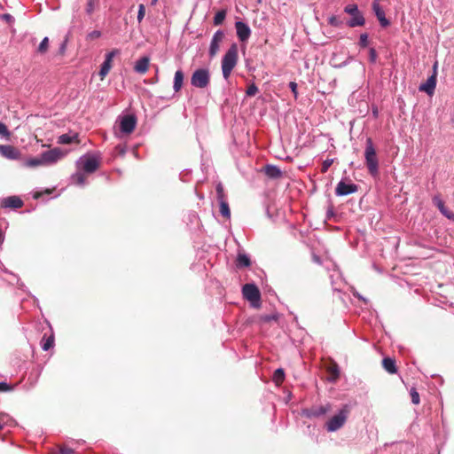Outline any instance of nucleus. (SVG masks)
<instances>
[{
	"label": "nucleus",
	"instance_id": "603ef678",
	"mask_svg": "<svg viewBox=\"0 0 454 454\" xmlns=\"http://www.w3.org/2000/svg\"><path fill=\"white\" fill-rule=\"evenodd\" d=\"M74 450L67 447H62L59 450V454H73Z\"/></svg>",
	"mask_w": 454,
	"mask_h": 454
},
{
	"label": "nucleus",
	"instance_id": "e2e57ef3",
	"mask_svg": "<svg viewBox=\"0 0 454 454\" xmlns=\"http://www.w3.org/2000/svg\"><path fill=\"white\" fill-rule=\"evenodd\" d=\"M333 290H334V291H340V288L336 287V286H333Z\"/></svg>",
	"mask_w": 454,
	"mask_h": 454
},
{
	"label": "nucleus",
	"instance_id": "13d9d810",
	"mask_svg": "<svg viewBox=\"0 0 454 454\" xmlns=\"http://www.w3.org/2000/svg\"><path fill=\"white\" fill-rule=\"evenodd\" d=\"M354 295H355L356 297H357L358 299H360V300H363V301H366V300H365V299H364V298L360 294H358L357 292L354 293Z\"/></svg>",
	"mask_w": 454,
	"mask_h": 454
},
{
	"label": "nucleus",
	"instance_id": "680f3d73",
	"mask_svg": "<svg viewBox=\"0 0 454 454\" xmlns=\"http://www.w3.org/2000/svg\"><path fill=\"white\" fill-rule=\"evenodd\" d=\"M3 241H4L3 233H2V231L0 230V242H3Z\"/></svg>",
	"mask_w": 454,
	"mask_h": 454
},
{
	"label": "nucleus",
	"instance_id": "09e8293b",
	"mask_svg": "<svg viewBox=\"0 0 454 454\" xmlns=\"http://www.w3.org/2000/svg\"><path fill=\"white\" fill-rule=\"evenodd\" d=\"M289 88L291 89L292 92L294 93V98H297V96H298L297 83L294 82H290Z\"/></svg>",
	"mask_w": 454,
	"mask_h": 454
},
{
	"label": "nucleus",
	"instance_id": "f8f14e48",
	"mask_svg": "<svg viewBox=\"0 0 454 454\" xmlns=\"http://www.w3.org/2000/svg\"><path fill=\"white\" fill-rule=\"evenodd\" d=\"M235 28H236L237 36L239 39V41L246 42L248 40V38L251 35V29L247 23H245L241 20L236 21Z\"/></svg>",
	"mask_w": 454,
	"mask_h": 454
},
{
	"label": "nucleus",
	"instance_id": "f03ea898",
	"mask_svg": "<svg viewBox=\"0 0 454 454\" xmlns=\"http://www.w3.org/2000/svg\"><path fill=\"white\" fill-rule=\"evenodd\" d=\"M364 159L369 173L375 176L379 173V160L376 155V150L374 148L372 140L371 137L366 139Z\"/></svg>",
	"mask_w": 454,
	"mask_h": 454
},
{
	"label": "nucleus",
	"instance_id": "864d4df0",
	"mask_svg": "<svg viewBox=\"0 0 454 454\" xmlns=\"http://www.w3.org/2000/svg\"><path fill=\"white\" fill-rule=\"evenodd\" d=\"M334 215V210H333V206H330L328 208H327V211H326V216L328 219H330L331 217H333Z\"/></svg>",
	"mask_w": 454,
	"mask_h": 454
},
{
	"label": "nucleus",
	"instance_id": "bf43d9fd",
	"mask_svg": "<svg viewBox=\"0 0 454 454\" xmlns=\"http://www.w3.org/2000/svg\"><path fill=\"white\" fill-rule=\"evenodd\" d=\"M313 260L317 263H321L320 258L317 255H314Z\"/></svg>",
	"mask_w": 454,
	"mask_h": 454
},
{
	"label": "nucleus",
	"instance_id": "c85d7f7f",
	"mask_svg": "<svg viewBox=\"0 0 454 454\" xmlns=\"http://www.w3.org/2000/svg\"><path fill=\"white\" fill-rule=\"evenodd\" d=\"M219 205H220V213L223 216L226 217V218H230L231 216V210H230V207H229V205L227 203L226 200H220L219 201Z\"/></svg>",
	"mask_w": 454,
	"mask_h": 454
},
{
	"label": "nucleus",
	"instance_id": "ddd939ff",
	"mask_svg": "<svg viewBox=\"0 0 454 454\" xmlns=\"http://www.w3.org/2000/svg\"><path fill=\"white\" fill-rule=\"evenodd\" d=\"M372 7V11H373L375 16L377 17V19L380 21V26L383 27L389 26L390 22L386 18L385 12L380 7V5L379 4V0H373Z\"/></svg>",
	"mask_w": 454,
	"mask_h": 454
},
{
	"label": "nucleus",
	"instance_id": "3c124183",
	"mask_svg": "<svg viewBox=\"0 0 454 454\" xmlns=\"http://www.w3.org/2000/svg\"><path fill=\"white\" fill-rule=\"evenodd\" d=\"M278 317L276 315H265L262 317V320L264 322H270L272 320H277Z\"/></svg>",
	"mask_w": 454,
	"mask_h": 454
},
{
	"label": "nucleus",
	"instance_id": "a19ab883",
	"mask_svg": "<svg viewBox=\"0 0 454 454\" xmlns=\"http://www.w3.org/2000/svg\"><path fill=\"white\" fill-rule=\"evenodd\" d=\"M258 92V88L254 83H252L248 86L246 94L248 97H253Z\"/></svg>",
	"mask_w": 454,
	"mask_h": 454
},
{
	"label": "nucleus",
	"instance_id": "6e6552de",
	"mask_svg": "<svg viewBox=\"0 0 454 454\" xmlns=\"http://www.w3.org/2000/svg\"><path fill=\"white\" fill-rule=\"evenodd\" d=\"M41 155L44 166H49L55 164L59 160H60L64 156V153L61 151V149L53 148L51 150L43 152Z\"/></svg>",
	"mask_w": 454,
	"mask_h": 454
},
{
	"label": "nucleus",
	"instance_id": "dca6fc26",
	"mask_svg": "<svg viewBox=\"0 0 454 454\" xmlns=\"http://www.w3.org/2000/svg\"><path fill=\"white\" fill-rule=\"evenodd\" d=\"M1 206L5 208H20L23 206V201L18 196H9L3 199Z\"/></svg>",
	"mask_w": 454,
	"mask_h": 454
},
{
	"label": "nucleus",
	"instance_id": "4468645a",
	"mask_svg": "<svg viewBox=\"0 0 454 454\" xmlns=\"http://www.w3.org/2000/svg\"><path fill=\"white\" fill-rule=\"evenodd\" d=\"M437 79L434 75H430L426 82L419 85V90L426 92L428 96H433L435 90Z\"/></svg>",
	"mask_w": 454,
	"mask_h": 454
},
{
	"label": "nucleus",
	"instance_id": "7ed1b4c3",
	"mask_svg": "<svg viewBox=\"0 0 454 454\" xmlns=\"http://www.w3.org/2000/svg\"><path fill=\"white\" fill-rule=\"evenodd\" d=\"M344 12L351 16L347 21L349 27H362L365 24V19L362 12L358 9L357 4H350L344 7Z\"/></svg>",
	"mask_w": 454,
	"mask_h": 454
},
{
	"label": "nucleus",
	"instance_id": "4d7b16f0",
	"mask_svg": "<svg viewBox=\"0 0 454 454\" xmlns=\"http://www.w3.org/2000/svg\"><path fill=\"white\" fill-rule=\"evenodd\" d=\"M354 295H355L356 297H357L358 299H360V300H363V301H366V300H365V299H364V298L360 294H358L357 292L354 293Z\"/></svg>",
	"mask_w": 454,
	"mask_h": 454
},
{
	"label": "nucleus",
	"instance_id": "473e14b6",
	"mask_svg": "<svg viewBox=\"0 0 454 454\" xmlns=\"http://www.w3.org/2000/svg\"><path fill=\"white\" fill-rule=\"evenodd\" d=\"M48 46H49V38L47 36H45L40 43L38 48H37V51L41 54L44 53L47 51L48 50Z\"/></svg>",
	"mask_w": 454,
	"mask_h": 454
},
{
	"label": "nucleus",
	"instance_id": "412c9836",
	"mask_svg": "<svg viewBox=\"0 0 454 454\" xmlns=\"http://www.w3.org/2000/svg\"><path fill=\"white\" fill-rule=\"evenodd\" d=\"M73 142H78V134H62L58 138V143L61 145H69Z\"/></svg>",
	"mask_w": 454,
	"mask_h": 454
},
{
	"label": "nucleus",
	"instance_id": "2eb2a0df",
	"mask_svg": "<svg viewBox=\"0 0 454 454\" xmlns=\"http://www.w3.org/2000/svg\"><path fill=\"white\" fill-rule=\"evenodd\" d=\"M0 154L9 160H16L20 156V152L12 145H1Z\"/></svg>",
	"mask_w": 454,
	"mask_h": 454
},
{
	"label": "nucleus",
	"instance_id": "c756f323",
	"mask_svg": "<svg viewBox=\"0 0 454 454\" xmlns=\"http://www.w3.org/2000/svg\"><path fill=\"white\" fill-rule=\"evenodd\" d=\"M285 380V372L282 368H278L277 369L275 372H274V374H273V381L277 384V385H279L283 382V380Z\"/></svg>",
	"mask_w": 454,
	"mask_h": 454
},
{
	"label": "nucleus",
	"instance_id": "5701e85b",
	"mask_svg": "<svg viewBox=\"0 0 454 454\" xmlns=\"http://www.w3.org/2000/svg\"><path fill=\"white\" fill-rule=\"evenodd\" d=\"M382 364L384 369L391 374H394L397 372L395 361L390 357H385L382 361Z\"/></svg>",
	"mask_w": 454,
	"mask_h": 454
},
{
	"label": "nucleus",
	"instance_id": "0eeeda50",
	"mask_svg": "<svg viewBox=\"0 0 454 454\" xmlns=\"http://www.w3.org/2000/svg\"><path fill=\"white\" fill-rule=\"evenodd\" d=\"M242 294L245 299L250 301L254 308L260 307L261 294L254 284H246L242 287Z\"/></svg>",
	"mask_w": 454,
	"mask_h": 454
},
{
	"label": "nucleus",
	"instance_id": "ea45409f",
	"mask_svg": "<svg viewBox=\"0 0 454 454\" xmlns=\"http://www.w3.org/2000/svg\"><path fill=\"white\" fill-rule=\"evenodd\" d=\"M67 43H68V35H66L64 41L60 43V45L59 47V53L60 55H64L66 53Z\"/></svg>",
	"mask_w": 454,
	"mask_h": 454
},
{
	"label": "nucleus",
	"instance_id": "49530a36",
	"mask_svg": "<svg viewBox=\"0 0 454 454\" xmlns=\"http://www.w3.org/2000/svg\"><path fill=\"white\" fill-rule=\"evenodd\" d=\"M13 387L7 384L6 382L0 381V392H8L12 391Z\"/></svg>",
	"mask_w": 454,
	"mask_h": 454
},
{
	"label": "nucleus",
	"instance_id": "bb28decb",
	"mask_svg": "<svg viewBox=\"0 0 454 454\" xmlns=\"http://www.w3.org/2000/svg\"><path fill=\"white\" fill-rule=\"evenodd\" d=\"M13 419L6 413H0V429L5 427H12Z\"/></svg>",
	"mask_w": 454,
	"mask_h": 454
},
{
	"label": "nucleus",
	"instance_id": "f257e3e1",
	"mask_svg": "<svg viewBox=\"0 0 454 454\" xmlns=\"http://www.w3.org/2000/svg\"><path fill=\"white\" fill-rule=\"evenodd\" d=\"M238 62V45L232 43L222 59V72L224 79H228Z\"/></svg>",
	"mask_w": 454,
	"mask_h": 454
},
{
	"label": "nucleus",
	"instance_id": "c03bdc74",
	"mask_svg": "<svg viewBox=\"0 0 454 454\" xmlns=\"http://www.w3.org/2000/svg\"><path fill=\"white\" fill-rule=\"evenodd\" d=\"M101 35H102V34L99 30H93L87 35V39L93 40V39L99 38Z\"/></svg>",
	"mask_w": 454,
	"mask_h": 454
},
{
	"label": "nucleus",
	"instance_id": "72a5a7b5",
	"mask_svg": "<svg viewBox=\"0 0 454 454\" xmlns=\"http://www.w3.org/2000/svg\"><path fill=\"white\" fill-rule=\"evenodd\" d=\"M328 24L333 27H339L342 25V21L338 16L332 15L328 18Z\"/></svg>",
	"mask_w": 454,
	"mask_h": 454
},
{
	"label": "nucleus",
	"instance_id": "20e7f679",
	"mask_svg": "<svg viewBox=\"0 0 454 454\" xmlns=\"http://www.w3.org/2000/svg\"><path fill=\"white\" fill-rule=\"evenodd\" d=\"M77 168L85 173H94L99 167V158L94 154L82 156L76 161Z\"/></svg>",
	"mask_w": 454,
	"mask_h": 454
},
{
	"label": "nucleus",
	"instance_id": "37998d69",
	"mask_svg": "<svg viewBox=\"0 0 454 454\" xmlns=\"http://www.w3.org/2000/svg\"><path fill=\"white\" fill-rule=\"evenodd\" d=\"M333 163V159H326L325 160H324L323 164H322V168H321L322 173L327 172V170L329 169V168L332 166Z\"/></svg>",
	"mask_w": 454,
	"mask_h": 454
},
{
	"label": "nucleus",
	"instance_id": "1a4fd4ad",
	"mask_svg": "<svg viewBox=\"0 0 454 454\" xmlns=\"http://www.w3.org/2000/svg\"><path fill=\"white\" fill-rule=\"evenodd\" d=\"M358 191V186L353 183H346L344 180H340L335 188V194L337 196H347L355 193Z\"/></svg>",
	"mask_w": 454,
	"mask_h": 454
},
{
	"label": "nucleus",
	"instance_id": "a18cd8bd",
	"mask_svg": "<svg viewBox=\"0 0 454 454\" xmlns=\"http://www.w3.org/2000/svg\"><path fill=\"white\" fill-rule=\"evenodd\" d=\"M377 51L374 48L369 50V60L371 63H375L377 60Z\"/></svg>",
	"mask_w": 454,
	"mask_h": 454
},
{
	"label": "nucleus",
	"instance_id": "aec40b11",
	"mask_svg": "<svg viewBox=\"0 0 454 454\" xmlns=\"http://www.w3.org/2000/svg\"><path fill=\"white\" fill-rule=\"evenodd\" d=\"M184 78V74L181 69L176 71L173 81V90H175V92H178L182 89Z\"/></svg>",
	"mask_w": 454,
	"mask_h": 454
},
{
	"label": "nucleus",
	"instance_id": "7c9ffc66",
	"mask_svg": "<svg viewBox=\"0 0 454 454\" xmlns=\"http://www.w3.org/2000/svg\"><path fill=\"white\" fill-rule=\"evenodd\" d=\"M54 345V337L53 335L49 336L48 338L43 337L42 341V348L44 351L49 350Z\"/></svg>",
	"mask_w": 454,
	"mask_h": 454
},
{
	"label": "nucleus",
	"instance_id": "052dcab7",
	"mask_svg": "<svg viewBox=\"0 0 454 454\" xmlns=\"http://www.w3.org/2000/svg\"><path fill=\"white\" fill-rule=\"evenodd\" d=\"M158 0H151V5H155Z\"/></svg>",
	"mask_w": 454,
	"mask_h": 454
},
{
	"label": "nucleus",
	"instance_id": "0e129e2a",
	"mask_svg": "<svg viewBox=\"0 0 454 454\" xmlns=\"http://www.w3.org/2000/svg\"><path fill=\"white\" fill-rule=\"evenodd\" d=\"M373 114H374L375 116L378 114V111H377V109H374V110H373Z\"/></svg>",
	"mask_w": 454,
	"mask_h": 454
},
{
	"label": "nucleus",
	"instance_id": "de8ad7c7",
	"mask_svg": "<svg viewBox=\"0 0 454 454\" xmlns=\"http://www.w3.org/2000/svg\"><path fill=\"white\" fill-rule=\"evenodd\" d=\"M1 19L4 21H6L9 24H12L14 22V17L9 13L2 14Z\"/></svg>",
	"mask_w": 454,
	"mask_h": 454
},
{
	"label": "nucleus",
	"instance_id": "5fc2aeb1",
	"mask_svg": "<svg viewBox=\"0 0 454 454\" xmlns=\"http://www.w3.org/2000/svg\"><path fill=\"white\" fill-rule=\"evenodd\" d=\"M437 74H438V63L435 62L434 65H433V72H432V74L431 75H434V78L437 79Z\"/></svg>",
	"mask_w": 454,
	"mask_h": 454
},
{
	"label": "nucleus",
	"instance_id": "f3484780",
	"mask_svg": "<svg viewBox=\"0 0 454 454\" xmlns=\"http://www.w3.org/2000/svg\"><path fill=\"white\" fill-rule=\"evenodd\" d=\"M330 409V406L327 405H321L317 407H313L309 410L304 411V415L308 418H318L323 415H325Z\"/></svg>",
	"mask_w": 454,
	"mask_h": 454
},
{
	"label": "nucleus",
	"instance_id": "a211bd4d",
	"mask_svg": "<svg viewBox=\"0 0 454 454\" xmlns=\"http://www.w3.org/2000/svg\"><path fill=\"white\" fill-rule=\"evenodd\" d=\"M150 59L148 57L140 58L134 66V70L138 74H145L148 70Z\"/></svg>",
	"mask_w": 454,
	"mask_h": 454
},
{
	"label": "nucleus",
	"instance_id": "cd10ccee",
	"mask_svg": "<svg viewBox=\"0 0 454 454\" xmlns=\"http://www.w3.org/2000/svg\"><path fill=\"white\" fill-rule=\"evenodd\" d=\"M112 68V63L105 61L102 63L99 70V75L101 80H103L110 72Z\"/></svg>",
	"mask_w": 454,
	"mask_h": 454
},
{
	"label": "nucleus",
	"instance_id": "9d476101",
	"mask_svg": "<svg viewBox=\"0 0 454 454\" xmlns=\"http://www.w3.org/2000/svg\"><path fill=\"white\" fill-rule=\"evenodd\" d=\"M137 125V118L135 115L128 114L123 116L120 121V129L124 134L133 132Z\"/></svg>",
	"mask_w": 454,
	"mask_h": 454
},
{
	"label": "nucleus",
	"instance_id": "6ab92c4d",
	"mask_svg": "<svg viewBox=\"0 0 454 454\" xmlns=\"http://www.w3.org/2000/svg\"><path fill=\"white\" fill-rule=\"evenodd\" d=\"M265 175L271 179H278L282 176V171L275 165L268 164L264 168Z\"/></svg>",
	"mask_w": 454,
	"mask_h": 454
},
{
	"label": "nucleus",
	"instance_id": "8fccbe9b",
	"mask_svg": "<svg viewBox=\"0 0 454 454\" xmlns=\"http://www.w3.org/2000/svg\"><path fill=\"white\" fill-rule=\"evenodd\" d=\"M0 135H2V136L9 135L8 129H7L6 125L3 122H0Z\"/></svg>",
	"mask_w": 454,
	"mask_h": 454
},
{
	"label": "nucleus",
	"instance_id": "6e6d98bb",
	"mask_svg": "<svg viewBox=\"0 0 454 454\" xmlns=\"http://www.w3.org/2000/svg\"><path fill=\"white\" fill-rule=\"evenodd\" d=\"M445 217L454 222V213L451 212L450 210L449 211V213H447Z\"/></svg>",
	"mask_w": 454,
	"mask_h": 454
},
{
	"label": "nucleus",
	"instance_id": "9b49d317",
	"mask_svg": "<svg viewBox=\"0 0 454 454\" xmlns=\"http://www.w3.org/2000/svg\"><path fill=\"white\" fill-rule=\"evenodd\" d=\"M223 37L224 33L223 30H217L213 35L208 50V53L211 58L215 57L217 54L220 48V43L223 40Z\"/></svg>",
	"mask_w": 454,
	"mask_h": 454
},
{
	"label": "nucleus",
	"instance_id": "423d86ee",
	"mask_svg": "<svg viewBox=\"0 0 454 454\" xmlns=\"http://www.w3.org/2000/svg\"><path fill=\"white\" fill-rule=\"evenodd\" d=\"M210 74L207 68L196 69L191 77V84L199 89H204L209 84Z\"/></svg>",
	"mask_w": 454,
	"mask_h": 454
},
{
	"label": "nucleus",
	"instance_id": "4be33fe9",
	"mask_svg": "<svg viewBox=\"0 0 454 454\" xmlns=\"http://www.w3.org/2000/svg\"><path fill=\"white\" fill-rule=\"evenodd\" d=\"M433 204L439 209L442 215L444 216L449 213V209L445 207L443 200L440 195H434L432 199Z\"/></svg>",
	"mask_w": 454,
	"mask_h": 454
},
{
	"label": "nucleus",
	"instance_id": "c9c22d12",
	"mask_svg": "<svg viewBox=\"0 0 454 454\" xmlns=\"http://www.w3.org/2000/svg\"><path fill=\"white\" fill-rule=\"evenodd\" d=\"M97 4H98V2H96V1L88 0L86 8H85V12L88 15H91L93 13Z\"/></svg>",
	"mask_w": 454,
	"mask_h": 454
},
{
	"label": "nucleus",
	"instance_id": "58836bf2",
	"mask_svg": "<svg viewBox=\"0 0 454 454\" xmlns=\"http://www.w3.org/2000/svg\"><path fill=\"white\" fill-rule=\"evenodd\" d=\"M118 54H120V51L118 49H114L107 52L105 56V61L112 63L114 58Z\"/></svg>",
	"mask_w": 454,
	"mask_h": 454
},
{
	"label": "nucleus",
	"instance_id": "b1692460",
	"mask_svg": "<svg viewBox=\"0 0 454 454\" xmlns=\"http://www.w3.org/2000/svg\"><path fill=\"white\" fill-rule=\"evenodd\" d=\"M25 166L29 168H35L38 166H44L43 161L42 160V155L40 154L37 157L29 158L25 161Z\"/></svg>",
	"mask_w": 454,
	"mask_h": 454
},
{
	"label": "nucleus",
	"instance_id": "a878e982",
	"mask_svg": "<svg viewBox=\"0 0 454 454\" xmlns=\"http://www.w3.org/2000/svg\"><path fill=\"white\" fill-rule=\"evenodd\" d=\"M251 264L250 258L246 254H239L237 257L238 267H248Z\"/></svg>",
	"mask_w": 454,
	"mask_h": 454
},
{
	"label": "nucleus",
	"instance_id": "f704fd0d",
	"mask_svg": "<svg viewBox=\"0 0 454 454\" xmlns=\"http://www.w3.org/2000/svg\"><path fill=\"white\" fill-rule=\"evenodd\" d=\"M215 191H216V196H217L218 201L225 200L224 191H223V184L221 183L216 184Z\"/></svg>",
	"mask_w": 454,
	"mask_h": 454
},
{
	"label": "nucleus",
	"instance_id": "79ce46f5",
	"mask_svg": "<svg viewBox=\"0 0 454 454\" xmlns=\"http://www.w3.org/2000/svg\"><path fill=\"white\" fill-rule=\"evenodd\" d=\"M145 5L143 4H141L138 5V12H137V21L139 23L143 20V19L145 17Z\"/></svg>",
	"mask_w": 454,
	"mask_h": 454
},
{
	"label": "nucleus",
	"instance_id": "39448f33",
	"mask_svg": "<svg viewBox=\"0 0 454 454\" xmlns=\"http://www.w3.org/2000/svg\"><path fill=\"white\" fill-rule=\"evenodd\" d=\"M348 410L344 406L337 414L333 416L326 423L325 428L328 432H335L343 427L348 419Z\"/></svg>",
	"mask_w": 454,
	"mask_h": 454
},
{
	"label": "nucleus",
	"instance_id": "393cba45",
	"mask_svg": "<svg viewBox=\"0 0 454 454\" xmlns=\"http://www.w3.org/2000/svg\"><path fill=\"white\" fill-rule=\"evenodd\" d=\"M71 182L80 186H84L86 184L84 175L79 171L71 176Z\"/></svg>",
	"mask_w": 454,
	"mask_h": 454
},
{
	"label": "nucleus",
	"instance_id": "e433bc0d",
	"mask_svg": "<svg viewBox=\"0 0 454 454\" xmlns=\"http://www.w3.org/2000/svg\"><path fill=\"white\" fill-rule=\"evenodd\" d=\"M410 395H411V403L413 404H419V402H420L419 395V393H418V391L416 390L415 387H412L410 390Z\"/></svg>",
	"mask_w": 454,
	"mask_h": 454
},
{
	"label": "nucleus",
	"instance_id": "2f4dec72",
	"mask_svg": "<svg viewBox=\"0 0 454 454\" xmlns=\"http://www.w3.org/2000/svg\"><path fill=\"white\" fill-rule=\"evenodd\" d=\"M225 17H226L225 10L218 11L214 17V25H215V26L221 25L223 22V20H225Z\"/></svg>",
	"mask_w": 454,
	"mask_h": 454
},
{
	"label": "nucleus",
	"instance_id": "4c0bfd02",
	"mask_svg": "<svg viewBox=\"0 0 454 454\" xmlns=\"http://www.w3.org/2000/svg\"><path fill=\"white\" fill-rule=\"evenodd\" d=\"M358 43L361 48H365L368 46L369 41L367 33H363L360 35Z\"/></svg>",
	"mask_w": 454,
	"mask_h": 454
}]
</instances>
